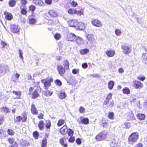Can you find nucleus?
Returning <instances> with one entry per match:
<instances>
[{
  "label": "nucleus",
  "mask_w": 147,
  "mask_h": 147,
  "mask_svg": "<svg viewBox=\"0 0 147 147\" xmlns=\"http://www.w3.org/2000/svg\"><path fill=\"white\" fill-rule=\"evenodd\" d=\"M139 135L137 132L132 133L128 138V143L130 145H133L137 142L139 138Z\"/></svg>",
  "instance_id": "1"
},
{
  "label": "nucleus",
  "mask_w": 147,
  "mask_h": 147,
  "mask_svg": "<svg viewBox=\"0 0 147 147\" xmlns=\"http://www.w3.org/2000/svg\"><path fill=\"white\" fill-rule=\"evenodd\" d=\"M33 88L30 87L29 90V94L31 95V98L33 99L37 98L39 96V93L41 92V89L40 87H37L35 89L33 92Z\"/></svg>",
  "instance_id": "2"
},
{
  "label": "nucleus",
  "mask_w": 147,
  "mask_h": 147,
  "mask_svg": "<svg viewBox=\"0 0 147 147\" xmlns=\"http://www.w3.org/2000/svg\"><path fill=\"white\" fill-rule=\"evenodd\" d=\"M53 79L52 78L47 77L42 79L41 81L44 85V88L45 90H48L51 86V83L53 82Z\"/></svg>",
  "instance_id": "3"
},
{
  "label": "nucleus",
  "mask_w": 147,
  "mask_h": 147,
  "mask_svg": "<svg viewBox=\"0 0 147 147\" xmlns=\"http://www.w3.org/2000/svg\"><path fill=\"white\" fill-rule=\"evenodd\" d=\"M107 132L105 130H103L96 135L95 139L97 141H102L107 138Z\"/></svg>",
  "instance_id": "4"
},
{
  "label": "nucleus",
  "mask_w": 147,
  "mask_h": 147,
  "mask_svg": "<svg viewBox=\"0 0 147 147\" xmlns=\"http://www.w3.org/2000/svg\"><path fill=\"white\" fill-rule=\"evenodd\" d=\"M22 117L20 116H17L14 119L15 123L20 122L22 121V122L26 121L27 119V115L26 113H24L22 114Z\"/></svg>",
  "instance_id": "5"
},
{
  "label": "nucleus",
  "mask_w": 147,
  "mask_h": 147,
  "mask_svg": "<svg viewBox=\"0 0 147 147\" xmlns=\"http://www.w3.org/2000/svg\"><path fill=\"white\" fill-rule=\"evenodd\" d=\"M121 49H123V52L125 54L129 53L131 51V48L130 45L127 44H125L122 45Z\"/></svg>",
  "instance_id": "6"
},
{
  "label": "nucleus",
  "mask_w": 147,
  "mask_h": 147,
  "mask_svg": "<svg viewBox=\"0 0 147 147\" xmlns=\"http://www.w3.org/2000/svg\"><path fill=\"white\" fill-rule=\"evenodd\" d=\"M80 119H78V121L79 124L87 125L89 123V119L88 118H84V117H80Z\"/></svg>",
  "instance_id": "7"
},
{
  "label": "nucleus",
  "mask_w": 147,
  "mask_h": 147,
  "mask_svg": "<svg viewBox=\"0 0 147 147\" xmlns=\"http://www.w3.org/2000/svg\"><path fill=\"white\" fill-rule=\"evenodd\" d=\"M7 141L10 144L9 147H18V143L16 142H14V138H8L7 139Z\"/></svg>",
  "instance_id": "8"
},
{
  "label": "nucleus",
  "mask_w": 147,
  "mask_h": 147,
  "mask_svg": "<svg viewBox=\"0 0 147 147\" xmlns=\"http://www.w3.org/2000/svg\"><path fill=\"white\" fill-rule=\"evenodd\" d=\"M9 71L8 66L4 65H0V73H7Z\"/></svg>",
  "instance_id": "9"
},
{
  "label": "nucleus",
  "mask_w": 147,
  "mask_h": 147,
  "mask_svg": "<svg viewBox=\"0 0 147 147\" xmlns=\"http://www.w3.org/2000/svg\"><path fill=\"white\" fill-rule=\"evenodd\" d=\"M133 83V86L136 89L141 88L143 86L142 83L140 81L135 80Z\"/></svg>",
  "instance_id": "10"
},
{
  "label": "nucleus",
  "mask_w": 147,
  "mask_h": 147,
  "mask_svg": "<svg viewBox=\"0 0 147 147\" xmlns=\"http://www.w3.org/2000/svg\"><path fill=\"white\" fill-rule=\"evenodd\" d=\"M11 31L14 33H17L20 31V27L18 25H11L10 26Z\"/></svg>",
  "instance_id": "11"
},
{
  "label": "nucleus",
  "mask_w": 147,
  "mask_h": 147,
  "mask_svg": "<svg viewBox=\"0 0 147 147\" xmlns=\"http://www.w3.org/2000/svg\"><path fill=\"white\" fill-rule=\"evenodd\" d=\"M65 78L68 82L72 84L75 82V79L74 77H72L70 75L67 74L65 76Z\"/></svg>",
  "instance_id": "12"
},
{
  "label": "nucleus",
  "mask_w": 147,
  "mask_h": 147,
  "mask_svg": "<svg viewBox=\"0 0 147 147\" xmlns=\"http://www.w3.org/2000/svg\"><path fill=\"white\" fill-rule=\"evenodd\" d=\"M76 36L72 33H69L67 35V39L69 41H74Z\"/></svg>",
  "instance_id": "13"
},
{
  "label": "nucleus",
  "mask_w": 147,
  "mask_h": 147,
  "mask_svg": "<svg viewBox=\"0 0 147 147\" xmlns=\"http://www.w3.org/2000/svg\"><path fill=\"white\" fill-rule=\"evenodd\" d=\"M31 112L32 114L34 115H37L38 114V111L34 104L32 103L31 105Z\"/></svg>",
  "instance_id": "14"
},
{
  "label": "nucleus",
  "mask_w": 147,
  "mask_h": 147,
  "mask_svg": "<svg viewBox=\"0 0 147 147\" xmlns=\"http://www.w3.org/2000/svg\"><path fill=\"white\" fill-rule=\"evenodd\" d=\"M67 127L66 124L64 125L60 129L59 131L63 135H65L67 133Z\"/></svg>",
  "instance_id": "15"
},
{
  "label": "nucleus",
  "mask_w": 147,
  "mask_h": 147,
  "mask_svg": "<svg viewBox=\"0 0 147 147\" xmlns=\"http://www.w3.org/2000/svg\"><path fill=\"white\" fill-rule=\"evenodd\" d=\"M112 96V94L110 93L107 96L105 100L103 103V105H107L109 103V101L111 99Z\"/></svg>",
  "instance_id": "16"
},
{
  "label": "nucleus",
  "mask_w": 147,
  "mask_h": 147,
  "mask_svg": "<svg viewBox=\"0 0 147 147\" xmlns=\"http://www.w3.org/2000/svg\"><path fill=\"white\" fill-rule=\"evenodd\" d=\"M69 25L70 27L76 28L78 24V22L75 20H70L68 22Z\"/></svg>",
  "instance_id": "17"
},
{
  "label": "nucleus",
  "mask_w": 147,
  "mask_h": 147,
  "mask_svg": "<svg viewBox=\"0 0 147 147\" xmlns=\"http://www.w3.org/2000/svg\"><path fill=\"white\" fill-rule=\"evenodd\" d=\"M127 118L128 121L134 120L136 119L132 111H130L127 113Z\"/></svg>",
  "instance_id": "18"
},
{
  "label": "nucleus",
  "mask_w": 147,
  "mask_h": 147,
  "mask_svg": "<svg viewBox=\"0 0 147 147\" xmlns=\"http://www.w3.org/2000/svg\"><path fill=\"white\" fill-rule=\"evenodd\" d=\"M92 23L94 26L97 27H100L102 26V24L100 21L97 20H92Z\"/></svg>",
  "instance_id": "19"
},
{
  "label": "nucleus",
  "mask_w": 147,
  "mask_h": 147,
  "mask_svg": "<svg viewBox=\"0 0 147 147\" xmlns=\"http://www.w3.org/2000/svg\"><path fill=\"white\" fill-rule=\"evenodd\" d=\"M38 126L40 130H43L45 128V123L44 121L42 120H40L39 121Z\"/></svg>",
  "instance_id": "20"
},
{
  "label": "nucleus",
  "mask_w": 147,
  "mask_h": 147,
  "mask_svg": "<svg viewBox=\"0 0 147 147\" xmlns=\"http://www.w3.org/2000/svg\"><path fill=\"white\" fill-rule=\"evenodd\" d=\"M57 66L59 74L64 73L65 71V70L62 65H57Z\"/></svg>",
  "instance_id": "21"
},
{
  "label": "nucleus",
  "mask_w": 147,
  "mask_h": 147,
  "mask_svg": "<svg viewBox=\"0 0 147 147\" xmlns=\"http://www.w3.org/2000/svg\"><path fill=\"white\" fill-rule=\"evenodd\" d=\"M32 2L36 5L40 6H42L44 5V3L41 0H33Z\"/></svg>",
  "instance_id": "22"
},
{
  "label": "nucleus",
  "mask_w": 147,
  "mask_h": 147,
  "mask_svg": "<svg viewBox=\"0 0 147 147\" xmlns=\"http://www.w3.org/2000/svg\"><path fill=\"white\" fill-rule=\"evenodd\" d=\"M45 126L46 129H50L51 126V120L48 119L45 121Z\"/></svg>",
  "instance_id": "23"
},
{
  "label": "nucleus",
  "mask_w": 147,
  "mask_h": 147,
  "mask_svg": "<svg viewBox=\"0 0 147 147\" xmlns=\"http://www.w3.org/2000/svg\"><path fill=\"white\" fill-rule=\"evenodd\" d=\"M75 40L76 41V44L78 45H81L84 42L83 39L80 37L78 36H76Z\"/></svg>",
  "instance_id": "24"
},
{
  "label": "nucleus",
  "mask_w": 147,
  "mask_h": 147,
  "mask_svg": "<svg viewBox=\"0 0 147 147\" xmlns=\"http://www.w3.org/2000/svg\"><path fill=\"white\" fill-rule=\"evenodd\" d=\"M4 14L5 16V18L8 20H10L13 18L11 14L7 12H5Z\"/></svg>",
  "instance_id": "25"
},
{
  "label": "nucleus",
  "mask_w": 147,
  "mask_h": 147,
  "mask_svg": "<svg viewBox=\"0 0 147 147\" xmlns=\"http://www.w3.org/2000/svg\"><path fill=\"white\" fill-rule=\"evenodd\" d=\"M49 14L51 17H56L57 16V12L55 10H51L49 12Z\"/></svg>",
  "instance_id": "26"
},
{
  "label": "nucleus",
  "mask_w": 147,
  "mask_h": 147,
  "mask_svg": "<svg viewBox=\"0 0 147 147\" xmlns=\"http://www.w3.org/2000/svg\"><path fill=\"white\" fill-rule=\"evenodd\" d=\"M76 28L80 30H84L85 28L84 24L82 22H78V24Z\"/></svg>",
  "instance_id": "27"
},
{
  "label": "nucleus",
  "mask_w": 147,
  "mask_h": 147,
  "mask_svg": "<svg viewBox=\"0 0 147 147\" xmlns=\"http://www.w3.org/2000/svg\"><path fill=\"white\" fill-rule=\"evenodd\" d=\"M65 119H59L57 123V125L59 127L63 125L65 123Z\"/></svg>",
  "instance_id": "28"
},
{
  "label": "nucleus",
  "mask_w": 147,
  "mask_h": 147,
  "mask_svg": "<svg viewBox=\"0 0 147 147\" xmlns=\"http://www.w3.org/2000/svg\"><path fill=\"white\" fill-rule=\"evenodd\" d=\"M106 54L109 57H112L114 56L115 51L113 50H109L106 52Z\"/></svg>",
  "instance_id": "29"
},
{
  "label": "nucleus",
  "mask_w": 147,
  "mask_h": 147,
  "mask_svg": "<svg viewBox=\"0 0 147 147\" xmlns=\"http://www.w3.org/2000/svg\"><path fill=\"white\" fill-rule=\"evenodd\" d=\"M141 60L143 62L147 64V53H144L142 54Z\"/></svg>",
  "instance_id": "30"
},
{
  "label": "nucleus",
  "mask_w": 147,
  "mask_h": 147,
  "mask_svg": "<svg viewBox=\"0 0 147 147\" xmlns=\"http://www.w3.org/2000/svg\"><path fill=\"white\" fill-rule=\"evenodd\" d=\"M64 138L63 137L59 140L60 143L64 147H67L68 144L67 143H65V140Z\"/></svg>",
  "instance_id": "31"
},
{
  "label": "nucleus",
  "mask_w": 147,
  "mask_h": 147,
  "mask_svg": "<svg viewBox=\"0 0 147 147\" xmlns=\"http://www.w3.org/2000/svg\"><path fill=\"white\" fill-rule=\"evenodd\" d=\"M0 111L1 112L4 113H9L10 112L8 108L6 107H3L0 109Z\"/></svg>",
  "instance_id": "32"
},
{
  "label": "nucleus",
  "mask_w": 147,
  "mask_h": 147,
  "mask_svg": "<svg viewBox=\"0 0 147 147\" xmlns=\"http://www.w3.org/2000/svg\"><path fill=\"white\" fill-rule=\"evenodd\" d=\"M47 139L45 138H44L42 140L41 146V147H47Z\"/></svg>",
  "instance_id": "33"
},
{
  "label": "nucleus",
  "mask_w": 147,
  "mask_h": 147,
  "mask_svg": "<svg viewBox=\"0 0 147 147\" xmlns=\"http://www.w3.org/2000/svg\"><path fill=\"white\" fill-rule=\"evenodd\" d=\"M53 94V91L49 90H47L44 91V95L47 97L51 96Z\"/></svg>",
  "instance_id": "34"
},
{
  "label": "nucleus",
  "mask_w": 147,
  "mask_h": 147,
  "mask_svg": "<svg viewBox=\"0 0 147 147\" xmlns=\"http://www.w3.org/2000/svg\"><path fill=\"white\" fill-rule=\"evenodd\" d=\"M20 8L21 9V13L22 14L24 15L26 14L27 13L26 7H24V6H21Z\"/></svg>",
  "instance_id": "35"
},
{
  "label": "nucleus",
  "mask_w": 147,
  "mask_h": 147,
  "mask_svg": "<svg viewBox=\"0 0 147 147\" xmlns=\"http://www.w3.org/2000/svg\"><path fill=\"white\" fill-rule=\"evenodd\" d=\"M137 118L140 120H144L145 117L144 114L142 113H138L136 115Z\"/></svg>",
  "instance_id": "36"
},
{
  "label": "nucleus",
  "mask_w": 147,
  "mask_h": 147,
  "mask_svg": "<svg viewBox=\"0 0 147 147\" xmlns=\"http://www.w3.org/2000/svg\"><path fill=\"white\" fill-rule=\"evenodd\" d=\"M100 123H101L100 124L101 126H102L103 128L107 127L109 125L108 122L107 121H105L104 120L102 119Z\"/></svg>",
  "instance_id": "37"
},
{
  "label": "nucleus",
  "mask_w": 147,
  "mask_h": 147,
  "mask_svg": "<svg viewBox=\"0 0 147 147\" xmlns=\"http://www.w3.org/2000/svg\"><path fill=\"white\" fill-rule=\"evenodd\" d=\"M12 93L15 94L17 97L16 98V99L20 98V96H21V93L20 91H16L13 90L12 92Z\"/></svg>",
  "instance_id": "38"
},
{
  "label": "nucleus",
  "mask_w": 147,
  "mask_h": 147,
  "mask_svg": "<svg viewBox=\"0 0 147 147\" xmlns=\"http://www.w3.org/2000/svg\"><path fill=\"white\" fill-rule=\"evenodd\" d=\"M63 64L64 65L65 68L66 70L68 69L69 65V63L67 60H64L63 61Z\"/></svg>",
  "instance_id": "39"
},
{
  "label": "nucleus",
  "mask_w": 147,
  "mask_h": 147,
  "mask_svg": "<svg viewBox=\"0 0 147 147\" xmlns=\"http://www.w3.org/2000/svg\"><path fill=\"white\" fill-rule=\"evenodd\" d=\"M107 117L109 119L113 120L114 119V114L113 112H109L108 113Z\"/></svg>",
  "instance_id": "40"
},
{
  "label": "nucleus",
  "mask_w": 147,
  "mask_h": 147,
  "mask_svg": "<svg viewBox=\"0 0 147 147\" xmlns=\"http://www.w3.org/2000/svg\"><path fill=\"white\" fill-rule=\"evenodd\" d=\"M32 135L34 139L36 140L38 139L39 134L38 131H35L33 132Z\"/></svg>",
  "instance_id": "41"
},
{
  "label": "nucleus",
  "mask_w": 147,
  "mask_h": 147,
  "mask_svg": "<svg viewBox=\"0 0 147 147\" xmlns=\"http://www.w3.org/2000/svg\"><path fill=\"white\" fill-rule=\"evenodd\" d=\"M114 85V82L113 81H110L108 83V88L110 90H111Z\"/></svg>",
  "instance_id": "42"
},
{
  "label": "nucleus",
  "mask_w": 147,
  "mask_h": 147,
  "mask_svg": "<svg viewBox=\"0 0 147 147\" xmlns=\"http://www.w3.org/2000/svg\"><path fill=\"white\" fill-rule=\"evenodd\" d=\"M16 3V1L15 0H11L8 3L9 5L11 7H14Z\"/></svg>",
  "instance_id": "43"
},
{
  "label": "nucleus",
  "mask_w": 147,
  "mask_h": 147,
  "mask_svg": "<svg viewBox=\"0 0 147 147\" xmlns=\"http://www.w3.org/2000/svg\"><path fill=\"white\" fill-rule=\"evenodd\" d=\"M58 96L59 98L63 99L65 97L66 94L64 92H60L59 93Z\"/></svg>",
  "instance_id": "44"
},
{
  "label": "nucleus",
  "mask_w": 147,
  "mask_h": 147,
  "mask_svg": "<svg viewBox=\"0 0 147 147\" xmlns=\"http://www.w3.org/2000/svg\"><path fill=\"white\" fill-rule=\"evenodd\" d=\"M89 52V50L88 49H85L81 50L80 51V53L82 55H84L87 54Z\"/></svg>",
  "instance_id": "45"
},
{
  "label": "nucleus",
  "mask_w": 147,
  "mask_h": 147,
  "mask_svg": "<svg viewBox=\"0 0 147 147\" xmlns=\"http://www.w3.org/2000/svg\"><path fill=\"white\" fill-rule=\"evenodd\" d=\"M122 91L123 93L124 94H128L130 93V91L129 89L127 87H125L123 88L122 90Z\"/></svg>",
  "instance_id": "46"
},
{
  "label": "nucleus",
  "mask_w": 147,
  "mask_h": 147,
  "mask_svg": "<svg viewBox=\"0 0 147 147\" xmlns=\"http://www.w3.org/2000/svg\"><path fill=\"white\" fill-rule=\"evenodd\" d=\"M87 38L89 41H93L94 40V36L91 34H88L87 36Z\"/></svg>",
  "instance_id": "47"
},
{
  "label": "nucleus",
  "mask_w": 147,
  "mask_h": 147,
  "mask_svg": "<svg viewBox=\"0 0 147 147\" xmlns=\"http://www.w3.org/2000/svg\"><path fill=\"white\" fill-rule=\"evenodd\" d=\"M67 133L69 136L71 137L73 135L74 131L72 129L69 128L67 129Z\"/></svg>",
  "instance_id": "48"
},
{
  "label": "nucleus",
  "mask_w": 147,
  "mask_h": 147,
  "mask_svg": "<svg viewBox=\"0 0 147 147\" xmlns=\"http://www.w3.org/2000/svg\"><path fill=\"white\" fill-rule=\"evenodd\" d=\"M69 3L73 7H76L78 5V3L74 1V0H69Z\"/></svg>",
  "instance_id": "49"
},
{
  "label": "nucleus",
  "mask_w": 147,
  "mask_h": 147,
  "mask_svg": "<svg viewBox=\"0 0 147 147\" xmlns=\"http://www.w3.org/2000/svg\"><path fill=\"white\" fill-rule=\"evenodd\" d=\"M54 82L56 85L59 86H61L62 83L58 79L56 80Z\"/></svg>",
  "instance_id": "50"
},
{
  "label": "nucleus",
  "mask_w": 147,
  "mask_h": 147,
  "mask_svg": "<svg viewBox=\"0 0 147 147\" xmlns=\"http://www.w3.org/2000/svg\"><path fill=\"white\" fill-rule=\"evenodd\" d=\"M76 9L73 8H70L68 10V13L70 14L73 15L75 13Z\"/></svg>",
  "instance_id": "51"
},
{
  "label": "nucleus",
  "mask_w": 147,
  "mask_h": 147,
  "mask_svg": "<svg viewBox=\"0 0 147 147\" xmlns=\"http://www.w3.org/2000/svg\"><path fill=\"white\" fill-rule=\"evenodd\" d=\"M7 132L8 134L10 136H13L15 134L14 131L11 129H8Z\"/></svg>",
  "instance_id": "52"
},
{
  "label": "nucleus",
  "mask_w": 147,
  "mask_h": 147,
  "mask_svg": "<svg viewBox=\"0 0 147 147\" xmlns=\"http://www.w3.org/2000/svg\"><path fill=\"white\" fill-rule=\"evenodd\" d=\"M29 20L30 23L32 24H34L36 22V20L34 18H30Z\"/></svg>",
  "instance_id": "53"
},
{
  "label": "nucleus",
  "mask_w": 147,
  "mask_h": 147,
  "mask_svg": "<svg viewBox=\"0 0 147 147\" xmlns=\"http://www.w3.org/2000/svg\"><path fill=\"white\" fill-rule=\"evenodd\" d=\"M115 32L116 34L118 36H120L121 33V30L119 29H116Z\"/></svg>",
  "instance_id": "54"
},
{
  "label": "nucleus",
  "mask_w": 147,
  "mask_h": 147,
  "mask_svg": "<svg viewBox=\"0 0 147 147\" xmlns=\"http://www.w3.org/2000/svg\"><path fill=\"white\" fill-rule=\"evenodd\" d=\"M75 138L74 136H71L69 138L68 140V142H69L73 143L75 141Z\"/></svg>",
  "instance_id": "55"
},
{
  "label": "nucleus",
  "mask_w": 147,
  "mask_h": 147,
  "mask_svg": "<svg viewBox=\"0 0 147 147\" xmlns=\"http://www.w3.org/2000/svg\"><path fill=\"white\" fill-rule=\"evenodd\" d=\"M75 14H76L77 15L80 16L81 15H83V13L82 11H78L76 10H75Z\"/></svg>",
  "instance_id": "56"
},
{
  "label": "nucleus",
  "mask_w": 147,
  "mask_h": 147,
  "mask_svg": "<svg viewBox=\"0 0 147 147\" xmlns=\"http://www.w3.org/2000/svg\"><path fill=\"white\" fill-rule=\"evenodd\" d=\"M29 9L30 11H31L32 12H33L36 9V7L35 6L33 5H32L29 7Z\"/></svg>",
  "instance_id": "57"
},
{
  "label": "nucleus",
  "mask_w": 147,
  "mask_h": 147,
  "mask_svg": "<svg viewBox=\"0 0 147 147\" xmlns=\"http://www.w3.org/2000/svg\"><path fill=\"white\" fill-rule=\"evenodd\" d=\"M21 6H24V7H26V4L27 3V1L26 0H21L20 1Z\"/></svg>",
  "instance_id": "58"
},
{
  "label": "nucleus",
  "mask_w": 147,
  "mask_h": 147,
  "mask_svg": "<svg viewBox=\"0 0 147 147\" xmlns=\"http://www.w3.org/2000/svg\"><path fill=\"white\" fill-rule=\"evenodd\" d=\"M79 111L80 113H82L85 112V109L83 107L81 106L79 108Z\"/></svg>",
  "instance_id": "59"
},
{
  "label": "nucleus",
  "mask_w": 147,
  "mask_h": 147,
  "mask_svg": "<svg viewBox=\"0 0 147 147\" xmlns=\"http://www.w3.org/2000/svg\"><path fill=\"white\" fill-rule=\"evenodd\" d=\"M125 127L127 129L131 127L130 123L128 122H125L124 124Z\"/></svg>",
  "instance_id": "60"
},
{
  "label": "nucleus",
  "mask_w": 147,
  "mask_h": 147,
  "mask_svg": "<svg viewBox=\"0 0 147 147\" xmlns=\"http://www.w3.org/2000/svg\"><path fill=\"white\" fill-rule=\"evenodd\" d=\"M54 37L56 39L59 40L61 38V35L59 33H56Z\"/></svg>",
  "instance_id": "61"
},
{
  "label": "nucleus",
  "mask_w": 147,
  "mask_h": 147,
  "mask_svg": "<svg viewBox=\"0 0 147 147\" xmlns=\"http://www.w3.org/2000/svg\"><path fill=\"white\" fill-rule=\"evenodd\" d=\"M44 117V115L43 113H41L37 116V117L39 119H43Z\"/></svg>",
  "instance_id": "62"
},
{
  "label": "nucleus",
  "mask_w": 147,
  "mask_h": 147,
  "mask_svg": "<svg viewBox=\"0 0 147 147\" xmlns=\"http://www.w3.org/2000/svg\"><path fill=\"white\" fill-rule=\"evenodd\" d=\"M6 131L3 129H0V135L1 136L5 135L6 134Z\"/></svg>",
  "instance_id": "63"
},
{
  "label": "nucleus",
  "mask_w": 147,
  "mask_h": 147,
  "mask_svg": "<svg viewBox=\"0 0 147 147\" xmlns=\"http://www.w3.org/2000/svg\"><path fill=\"white\" fill-rule=\"evenodd\" d=\"M76 142L77 144L78 145L81 144L82 143L81 139L79 138H77L76 140Z\"/></svg>",
  "instance_id": "64"
}]
</instances>
